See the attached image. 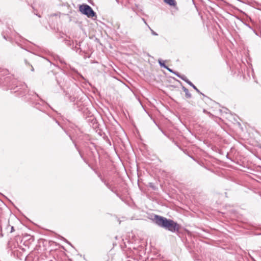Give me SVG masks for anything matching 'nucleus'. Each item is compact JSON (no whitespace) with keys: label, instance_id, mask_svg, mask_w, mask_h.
<instances>
[{"label":"nucleus","instance_id":"obj_1","mask_svg":"<svg viewBox=\"0 0 261 261\" xmlns=\"http://www.w3.org/2000/svg\"><path fill=\"white\" fill-rule=\"evenodd\" d=\"M154 221L159 226L164 227L172 232L178 231L179 229V225L174 221L166 218L155 215Z\"/></svg>","mask_w":261,"mask_h":261},{"label":"nucleus","instance_id":"obj_2","mask_svg":"<svg viewBox=\"0 0 261 261\" xmlns=\"http://www.w3.org/2000/svg\"><path fill=\"white\" fill-rule=\"evenodd\" d=\"M79 11L81 13L86 15L88 17H93L96 15L92 9L88 5L83 4L79 7Z\"/></svg>","mask_w":261,"mask_h":261},{"label":"nucleus","instance_id":"obj_3","mask_svg":"<svg viewBox=\"0 0 261 261\" xmlns=\"http://www.w3.org/2000/svg\"><path fill=\"white\" fill-rule=\"evenodd\" d=\"M164 1L166 4L172 6H175L176 4L175 0H164Z\"/></svg>","mask_w":261,"mask_h":261},{"label":"nucleus","instance_id":"obj_4","mask_svg":"<svg viewBox=\"0 0 261 261\" xmlns=\"http://www.w3.org/2000/svg\"><path fill=\"white\" fill-rule=\"evenodd\" d=\"M193 87L197 91H198V90L197 89V88L195 86H193Z\"/></svg>","mask_w":261,"mask_h":261}]
</instances>
